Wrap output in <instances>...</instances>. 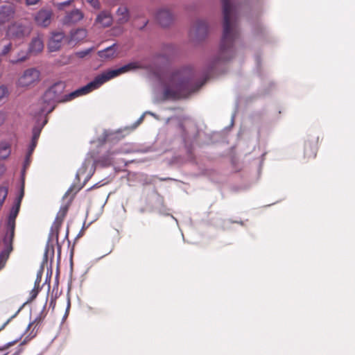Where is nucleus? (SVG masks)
Listing matches in <instances>:
<instances>
[{
    "mask_svg": "<svg viewBox=\"0 0 355 355\" xmlns=\"http://www.w3.org/2000/svg\"><path fill=\"white\" fill-rule=\"evenodd\" d=\"M32 31L30 25L16 22L10 25L8 29V35L13 40H19L28 37Z\"/></svg>",
    "mask_w": 355,
    "mask_h": 355,
    "instance_id": "0eeeda50",
    "label": "nucleus"
},
{
    "mask_svg": "<svg viewBox=\"0 0 355 355\" xmlns=\"http://www.w3.org/2000/svg\"><path fill=\"white\" fill-rule=\"evenodd\" d=\"M204 83L194 82L192 73L188 69L178 70L171 73L164 84V99L176 100L186 98L198 90Z\"/></svg>",
    "mask_w": 355,
    "mask_h": 355,
    "instance_id": "f03ea898",
    "label": "nucleus"
},
{
    "mask_svg": "<svg viewBox=\"0 0 355 355\" xmlns=\"http://www.w3.org/2000/svg\"><path fill=\"white\" fill-rule=\"evenodd\" d=\"M9 95V91L7 87L4 85L0 86V101L7 98Z\"/></svg>",
    "mask_w": 355,
    "mask_h": 355,
    "instance_id": "393cba45",
    "label": "nucleus"
},
{
    "mask_svg": "<svg viewBox=\"0 0 355 355\" xmlns=\"http://www.w3.org/2000/svg\"><path fill=\"white\" fill-rule=\"evenodd\" d=\"M20 205L15 203L12 206L8 219V230L3 238V243L6 249L1 253V256L8 257L9 254L12 250V241L15 236V219L19 214Z\"/></svg>",
    "mask_w": 355,
    "mask_h": 355,
    "instance_id": "20e7f679",
    "label": "nucleus"
},
{
    "mask_svg": "<svg viewBox=\"0 0 355 355\" xmlns=\"http://www.w3.org/2000/svg\"><path fill=\"white\" fill-rule=\"evenodd\" d=\"M4 119V115L2 113H0V122L1 123L2 121Z\"/></svg>",
    "mask_w": 355,
    "mask_h": 355,
    "instance_id": "4c0bfd02",
    "label": "nucleus"
},
{
    "mask_svg": "<svg viewBox=\"0 0 355 355\" xmlns=\"http://www.w3.org/2000/svg\"><path fill=\"white\" fill-rule=\"evenodd\" d=\"M64 38L65 36L62 32L53 33L48 44L49 51L51 52L58 51L62 46V40Z\"/></svg>",
    "mask_w": 355,
    "mask_h": 355,
    "instance_id": "1a4fd4ad",
    "label": "nucleus"
},
{
    "mask_svg": "<svg viewBox=\"0 0 355 355\" xmlns=\"http://www.w3.org/2000/svg\"><path fill=\"white\" fill-rule=\"evenodd\" d=\"M96 22L101 24L104 27H108L112 24V18L109 13L102 12L97 16Z\"/></svg>",
    "mask_w": 355,
    "mask_h": 355,
    "instance_id": "2eb2a0df",
    "label": "nucleus"
},
{
    "mask_svg": "<svg viewBox=\"0 0 355 355\" xmlns=\"http://www.w3.org/2000/svg\"><path fill=\"white\" fill-rule=\"evenodd\" d=\"M38 1L39 0H26V4L29 6L35 5Z\"/></svg>",
    "mask_w": 355,
    "mask_h": 355,
    "instance_id": "72a5a7b5",
    "label": "nucleus"
},
{
    "mask_svg": "<svg viewBox=\"0 0 355 355\" xmlns=\"http://www.w3.org/2000/svg\"><path fill=\"white\" fill-rule=\"evenodd\" d=\"M84 17L83 13L78 9H74L68 12L63 19V23L71 25L78 23Z\"/></svg>",
    "mask_w": 355,
    "mask_h": 355,
    "instance_id": "9d476101",
    "label": "nucleus"
},
{
    "mask_svg": "<svg viewBox=\"0 0 355 355\" xmlns=\"http://www.w3.org/2000/svg\"><path fill=\"white\" fill-rule=\"evenodd\" d=\"M42 319L43 318L41 315L40 316L37 317L32 322H31L29 324L28 328H30L32 326H35V327H37L42 322Z\"/></svg>",
    "mask_w": 355,
    "mask_h": 355,
    "instance_id": "c756f323",
    "label": "nucleus"
},
{
    "mask_svg": "<svg viewBox=\"0 0 355 355\" xmlns=\"http://www.w3.org/2000/svg\"><path fill=\"white\" fill-rule=\"evenodd\" d=\"M139 68L137 62H131L125 64L117 69L107 71L101 75L97 76L94 80L89 83L87 85L82 87L68 94L62 95L66 84L64 82L58 81L50 87L44 94L42 101L46 106H44L42 112H51L55 109V103H65L82 96L85 95L92 90L98 88L107 80L131 69Z\"/></svg>",
    "mask_w": 355,
    "mask_h": 355,
    "instance_id": "f257e3e1",
    "label": "nucleus"
},
{
    "mask_svg": "<svg viewBox=\"0 0 355 355\" xmlns=\"http://www.w3.org/2000/svg\"><path fill=\"white\" fill-rule=\"evenodd\" d=\"M19 339L20 338L16 339L15 340H14L12 342H10V343H7L6 345L5 349H7V348L10 347V346L14 345L15 344H16L19 341Z\"/></svg>",
    "mask_w": 355,
    "mask_h": 355,
    "instance_id": "473e14b6",
    "label": "nucleus"
},
{
    "mask_svg": "<svg viewBox=\"0 0 355 355\" xmlns=\"http://www.w3.org/2000/svg\"><path fill=\"white\" fill-rule=\"evenodd\" d=\"M3 151L4 154L1 156L3 158H6L8 156L10 153V148L8 145H1L0 146V152Z\"/></svg>",
    "mask_w": 355,
    "mask_h": 355,
    "instance_id": "bb28decb",
    "label": "nucleus"
},
{
    "mask_svg": "<svg viewBox=\"0 0 355 355\" xmlns=\"http://www.w3.org/2000/svg\"><path fill=\"white\" fill-rule=\"evenodd\" d=\"M208 31V26L206 21H200L197 23L196 26L195 28V31L196 32L198 36L205 35Z\"/></svg>",
    "mask_w": 355,
    "mask_h": 355,
    "instance_id": "6ab92c4d",
    "label": "nucleus"
},
{
    "mask_svg": "<svg viewBox=\"0 0 355 355\" xmlns=\"http://www.w3.org/2000/svg\"><path fill=\"white\" fill-rule=\"evenodd\" d=\"M24 196V182H23L22 184H21V187L19 195L17 198V199L15 200V203H18L19 202V205H21V200H22V198H23Z\"/></svg>",
    "mask_w": 355,
    "mask_h": 355,
    "instance_id": "a878e982",
    "label": "nucleus"
},
{
    "mask_svg": "<svg viewBox=\"0 0 355 355\" xmlns=\"http://www.w3.org/2000/svg\"><path fill=\"white\" fill-rule=\"evenodd\" d=\"M29 51L20 50L16 57L9 60V62L13 64H18L26 61L29 57Z\"/></svg>",
    "mask_w": 355,
    "mask_h": 355,
    "instance_id": "a211bd4d",
    "label": "nucleus"
},
{
    "mask_svg": "<svg viewBox=\"0 0 355 355\" xmlns=\"http://www.w3.org/2000/svg\"><path fill=\"white\" fill-rule=\"evenodd\" d=\"M87 37V31L85 28H78L70 33L69 38H67L69 44L78 43L83 40Z\"/></svg>",
    "mask_w": 355,
    "mask_h": 355,
    "instance_id": "f8f14e48",
    "label": "nucleus"
},
{
    "mask_svg": "<svg viewBox=\"0 0 355 355\" xmlns=\"http://www.w3.org/2000/svg\"><path fill=\"white\" fill-rule=\"evenodd\" d=\"M43 49L44 42L42 37L38 35L37 37H33L29 44V53L36 54L40 53Z\"/></svg>",
    "mask_w": 355,
    "mask_h": 355,
    "instance_id": "ddd939ff",
    "label": "nucleus"
},
{
    "mask_svg": "<svg viewBox=\"0 0 355 355\" xmlns=\"http://www.w3.org/2000/svg\"><path fill=\"white\" fill-rule=\"evenodd\" d=\"M8 187L7 184L0 186V207L3 205L8 196Z\"/></svg>",
    "mask_w": 355,
    "mask_h": 355,
    "instance_id": "4be33fe9",
    "label": "nucleus"
},
{
    "mask_svg": "<svg viewBox=\"0 0 355 355\" xmlns=\"http://www.w3.org/2000/svg\"><path fill=\"white\" fill-rule=\"evenodd\" d=\"M30 156L31 155H29V154L28 153V155H26V157L24 166H26L27 165L29 164V157H30Z\"/></svg>",
    "mask_w": 355,
    "mask_h": 355,
    "instance_id": "c9c22d12",
    "label": "nucleus"
},
{
    "mask_svg": "<svg viewBox=\"0 0 355 355\" xmlns=\"http://www.w3.org/2000/svg\"><path fill=\"white\" fill-rule=\"evenodd\" d=\"M15 11L11 6H3L0 8V24L8 21L14 16Z\"/></svg>",
    "mask_w": 355,
    "mask_h": 355,
    "instance_id": "4468645a",
    "label": "nucleus"
},
{
    "mask_svg": "<svg viewBox=\"0 0 355 355\" xmlns=\"http://www.w3.org/2000/svg\"><path fill=\"white\" fill-rule=\"evenodd\" d=\"M1 62V58H0V63Z\"/></svg>",
    "mask_w": 355,
    "mask_h": 355,
    "instance_id": "58836bf2",
    "label": "nucleus"
},
{
    "mask_svg": "<svg viewBox=\"0 0 355 355\" xmlns=\"http://www.w3.org/2000/svg\"><path fill=\"white\" fill-rule=\"evenodd\" d=\"M40 132H41V130L39 128H34L33 130V137H32V140L33 141H37L38 139H39V137H40Z\"/></svg>",
    "mask_w": 355,
    "mask_h": 355,
    "instance_id": "c85d7f7f",
    "label": "nucleus"
},
{
    "mask_svg": "<svg viewBox=\"0 0 355 355\" xmlns=\"http://www.w3.org/2000/svg\"><path fill=\"white\" fill-rule=\"evenodd\" d=\"M316 153L317 151L315 147L311 146L309 144L306 146L304 151L306 157L308 158H314L316 156Z\"/></svg>",
    "mask_w": 355,
    "mask_h": 355,
    "instance_id": "5701e85b",
    "label": "nucleus"
},
{
    "mask_svg": "<svg viewBox=\"0 0 355 355\" xmlns=\"http://www.w3.org/2000/svg\"><path fill=\"white\" fill-rule=\"evenodd\" d=\"M67 211L68 207L67 206L61 207L51 227L50 233L49 234L48 244L51 245L52 247H53L54 243L58 244L60 229Z\"/></svg>",
    "mask_w": 355,
    "mask_h": 355,
    "instance_id": "39448f33",
    "label": "nucleus"
},
{
    "mask_svg": "<svg viewBox=\"0 0 355 355\" xmlns=\"http://www.w3.org/2000/svg\"><path fill=\"white\" fill-rule=\"evenodd\" d=\"M73 0H69L67 1H64L63 3H62V6H69L71 4V3L72 2Z\"/></svg>",
    "mask_w": 355,
    "mask_h": 355,
    "instance_id": "e433bc0d",
    "label": "nucleus"
},
{
    "mask_svg": "<svg viewBox=\"0 0 355 355\" xmlns=\"http://www.w3.org/2000/svg\"><path fill=\"white\" fill-rule=\"evenodd\" d=\"M40 80V72L35 68H29L24 71L17 80V86L31 87L35 86Z\"/></svg>",
    "mask_w": 355,
    "mask_h": 355,
    "instance_id": "423d86ee",
    "label": "nucleus"
},
{
    "mask_svg": "<svg viewBox=\"0 0 355 355\" xmlns=\"http://www.w3.org/2000/svg\"><path fill=\"white\" fill-rule=\"evenodd\" d=\"M157 20L162 26H168L173 21V16L168 10L162 9L158 11Z\"/></svg>",
    "mask_w": 355,
    "mask_h": 355,
    "instance_id": "9b49d317",
    "label": "nucleus"
},
{
    "mask_svg": "<svg viewBox=\"0 0 355 355\" xmlns=\"http://www.w3.org/2000/svg\"><path fill=\"white\" fill-rule=\"evenodd\" d=\"M14 316L11 317L10 319H8L2 326L1 327H0V331L2 330L8 324V322L10 321V320L13 318Z\"/></svg>",
    "mask_w": 355,
    "mask_h": 355,
    "instance_id": "f704fd0d",
    "label": "nucleus"
},
{
    "mask_svg": "<svg viewBox=\"0 0 355 355\" xmlns=\"http://www.w3.org/2000/svg\"><path fill=\"white\" fill-rule=\"evenodd\" d=\"M52 11L49 9H41L35 15V21L37 25L46 27L51 21Z\"/></svg>",
    "mask_w": 355,
    "mask_h": 355,
    "instance_id": "6e6552de",
    "label": "nucleus"
},
{
    "mask_svg": "<svg viewBox=\"0 0 355 355\" xmlns=\"http://www.w3.org/2000/svg\"><path fill=\"white\" fill-rule=\"evenodd\" d=\"M12 50V44L11 42H9L8 44L4 45L2 48V50L0 53V57L1 56H6L9 53L11 52Z\"/></svg>",
    "mask_w": 355,
    "mask_h": 355,
    "instance_id": "b1692460",
    "label": "nucleus"
},
{
    "mask_svg": "<svg viewBox=\"0 0 355 355\" xmlns=\"http://www.w3.org/2000/svg\"><path fill=\"white\" fill-rule=\"evenodd\" d=\"M223 12V33L219 49V59L228 60L234 55V44L239 37L236 21L232 19L230 0H222Z\"/></svg>",
    "mask_w": 355,
    "mask_h": 355,
    "instance_id": "7ed1b4c3",
    "label": "nucleus"
},
{
    "mask_svg": "<svg viewBox=\"0 0 355 355\" xmlns=\"http://www.w3.org/2000/svg\"><path fill=\"white\" fill-rule=\"evenodd\" d=\"M114 152L108 151L107 155L101 156L98 159V163L103 166H107L112 164V156Z\"/></svg>",
    "mask_w": 355,
    "mask_h": 355,
    "instance_id": "aec40b11",
    "label": "nucleus"
},
{
    "mask_svg": "<svg viewBox=\"0 0 355 355\" xmlns=\"http://www.w3.org/2000/svg\"><path fill=\"white\" fill-rule=\"evenodd\" d=\"M94 8L99 9L100 3L98 0H86Z\"/></svg>",
    "mask_w": 355,
    "mask_h": 355,
    "instance_id": "7c9ffc66",
    "label": "nucleus"
},
{
    "mask_svg": "<svg viewBox=\"0 0 355 355\" xmlns=\"http://www.w3.org/2000/svg\"><path fill=\"white\" fill-rule=\"evenodd\" d=\"M116 15L119 24H123L129 19V12L126 7H119L117 10Z\"/></svg>",
    "mask_w": 355,
    "mask_h": 355,
    "instance_id": "f3484780",
    "label": "nucleus"
},
{
    "mask_svg": "<svg viewBox=\"0 0 355 355\" xmlns=\"http://www.w3.org/2000/svg\"><path fill=\"white\" fill-rule=\"evenodd\" d=\"M37 141L31 140V143L29 146V149H28V153L29 154V155H31V154L34 151V150L37 146Z\"/></svg>",
    "mask_w": 355,
    "mask_h": 355,
    "instance_id": "2f4dec72",
    "label": "nucleus"
},
{
    "mask_svg": "<svg viewBox=\"0 0 355 355\" xmlns=\"http://www.w3.org/2000/svg\"><path fill=\"white\" fill-rule=\"evenodd\" d=\"M92 51V49H87L83 51H80L76 53V55L80 58H83L87 55L89 54V53Z\"/></svg>",
    "mask_w": 355,
    "mask_h": 355,
    "instance_id": "cd10ccee",
    "label": "nucleus"
},
{
    "mask_svg": "<svg viewBox=\"0 0 355 355\" xmlns=\"http://www.w3.org/2000/svg\"><path fill=\"white\" fill-rule=\"evenodd\" d=\"M40 280L36 279L34 288L30 292V297L28 300V302H32L37 297L40 291Z\"/></svg>",
    "mask_w": 355,
    "mask_h": 355,
    "instance_id": "412c9836",
    "label": "nucleus"
},
{
    "mask_svg": "<svg viewBox=\"0 0 355 355\" xmlns=\"http://www.w3.org/2000/svg\"><path fill=\"white\" fill-rule=\"evenodd\" d=\"M115 46L116 44H114L104 50L99 51L98 52V56L102 59H110L114 58L116 53V50L114 49Z\"/></svg>",
    "mask_w": 355,
    "mask_h": 355,
    "instance_id": "dca6fc26",
    "label": "nucleus"
}]
</instances>
